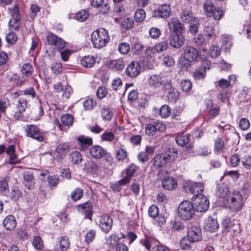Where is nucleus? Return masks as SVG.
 <instances>
[{
	"label": "nucleus",
	"mask_w": 251,
	"mask_h": 251,
	"mask_svg": "<svg viewBox=\"0 0 251 251\" xmlns=\"http://www.w3.org/2000/svg\"><path fill=\"white\" fill-rule=\"evenodd\" d=\"M47 39L49 45L54 46L59 50L63 49L66 45L63 39L52 33L48 35Z\"/></svg>",
	"instance_id": "obj_10"
},
{
	"label": "nucleus",
	"mask_w": 251,
	"mask_h": 251,
	"mask_svg": "<svg viewBox=\"0 0 251 251\" xmlns=\"http://www.w3.org/2000/svg\"><path fill=\"white\" fill-rule=\"evenodd\" d=\"M229 193L227 185L222 183L218 184L217 187L216 195L221 198H226Z\"/></svg>",
	"instance_id": "obj_29"
},
{
	"label": "nucleus",
	"mask_w": 251,
	"mask_h": 251,
	"mask_svg": "<svg viewBox=\"0 0 251 251\" xmlns=\"http://www.w3.org/2000/svg\"><path fill=\"white\" fill-rule=\"evenodd\" d=\"M89 13L86 10H81L77 12L75 16V19L79 22L85 21L88 17Z\"/></svg>",
	"instance_id": "obj_52"
},
{
	"label": "nucleus",
	"mask_w": 251,
	"mask_h": 251,
	"mask_svg": "<svg viewBox=\"0 0 251 251\" xmlns=\"http://www.w3.org/2000/svg\"><path fill=\"white\" fill-rule=\"evenodd\" d=\"M184 40L182 34H175L171 36L170 44L172 47L178 49L184 44Z\"/></svg>",
	"instance_id": "obj_23"
},
{
	"label": "nucleus",
	"mask_w": 251,
	"mask_h": 251,
	"mask_svg": "<svg viewBox=\"0 0 251 251\" xmlns=\"http://www.w3.org/2000/svg\"><path fill=\"white\" fill-rule=\"evenodd\" d=\"M61 120L64 125L70 126L73 124L74 118L71 114H66L62 116Z\"/></svg>",
	"instance_id": "obj_56"
},
{
	"label": "nucleus",
	"mask_w": 251,
	"mask_h": 251,
	"mask_svg": "<svg viewBox=\"0 0 251 251\" xmlns=\"http://www.w3.org/2000/svg\"><path fill=\"white\" fill-rule=\"evenodd\" d=\"M192 76L196 80H203L206 76V73L203 69L199 68L192 72Z\"/></svg>",
	"instance_id": "obj_39"
},
{
	"label": "nucleus",
	"mask_w": 251,
	"mask_h": 251,
	"mask_svg": "<svg viewBox=\"0 0 251 251\" xmlns=\"http://www.w3.org/2000/svg\"><path fill=\"white\" fill-rule=\"evenodd\" d=\"M146 18V13L144 9H139L134 14V19L138 23L142 22Z\"/></svg>",
	"instance_id": "obj_46"
},
{
	"label": "nucleus",
	"mask_w": 251,
	"mask_h": 251,
	"mask_svg": "<svg viewBox=\"0 0 251 251\" xmlns=\"http://www.w3.org/2000/svg\"><path fill=\"white\" fill-rule=\"evenodd\" d=\"M192 201L195 204V211L204 212L209 208V200L206 196L202 194H195L192 198Z\"/></svg>",
	"instance_id": "obj_6"
},
{
	"label": "nucleus",
	"mask_w": 251,
	"mask_h": 251,
	"mask_svg": "<svg viewBox=\"0 0 251 251\" xmlns=\"http://www.w3.org/2000/svg\"><path fill=\"white\" fill-rule=\"evenodd\" d=\"M77 141L81 147L82 150L85 151L87 148V146L93 144V140L91 137H87L84 135L79 136L77 138Z\"/></svg>",
	"instance_id": "obj_34"
},
{
	"label": "nucleus",
	"mask_w": 251,
	"mask_h": 251,
	"mask_svg": "<svg viewBox=\"0 0 251 251\" xmlns=\"http://www.w3.org/2000/svg\"><path fill=\"white\" fill-rule=\"evenodd\" d=\"M235 222H238L236 220H233L231 221L229 218H225L222 223V227L225 232H227L229 228L232 226L233 224H235Z\"/></svg>",
	"instance_id": "obj_45"
},
{
	"label": "nucleus",
	"mask_w": 251,
	"mask_h": 251,
	"mask_svg": "<svg viewBox=\"0 0 251 251\" xmlns=\"http://www.w3.org/2000/svg\"><path fill=\"white\" fill-rule=\"evenodd\" d=\"M240 230V224L238 222H235V224L232 225V226L227 232L229 233L230 235L233 236L239 233Z\"/></svg>",
	"instance_id": "obj_58"
},
{
	"label": "nucleus",
	"mask_w": 251,
	"mask_h": 251,
	"mask_svg": "<svg viewBox=\"0 0 251 251\" xmlns=\"http://www.w3.org/2000/svg\"><path fill=\"white\" fill-rule=\"evenodd\" d=\"M78 209L84 214L86 218L91 219L93 211V206L91 202H86L78 205Z\"/></svg>",
	"instance_id": "obj_24"
},
{
	"label": "nucleus",
	"mask_w": 251,
	"mask_h": 251,
	"mask_svg": "<svg viewBox=\"0 0 251 251\" xmlns=\"http://www.w3.org/2000/svg\"><path fill=\"white\" fill-rule=\"evenodd\" d=\"M183 55L187 61L191 62L197 60L199 52L195 48L189 46L185 48Z\"/></svg>",
	"instance_id": "obj_18"
},
{
	"label": "nucleus",
	"mask_w": 251,
	"mask_h": 251,
	"mask_svg": "<svg viewBox=\"0 0 251 251\" xmlns=\"http://www.w3.org/2000/svg\"><path fill=\"white\" fill-rule=\"evenodd\" d=\"M110 40L108 32L105 28L100 27L93 32L91 41L94 47L101 49L105 47Z\"/></svg>",
	"instance_id": "obj_1"
},
{
	"label": "nucleus",
	"mask_w": 251,
	"mask_h": 251,
	"mask_svg": "<svg viewBox=\"0 0 251 251\" xmlns=\"http://www.w3.org/2000/svg\"><path fill=\"white\" fill-rule=\"evenodd\" d=\"M243 155V153H234L231 156L230 164L233 167H236L239 165Z\"/></svg>",
	"instance_id": "obj_41"
},
{
	"label": "nucleus",
	"mask_w": 251,
	"mask_h": 251,
	"mask_svg": "<svg viewBox=\"0 0 251 251\" xmlns=\"http://www.w3.org/2000/svg\"><path fill=\"white\" fill-rule=\"evenodd\" d=\"M97 103L92 99L88 98L83 102V106L85 110H92L96 106Z\"/></svg>",
	"instance_id": "obj_51"
},
{
	"label": "nucleus",
	"mask_w": 251,
	"mask_h": 251,
	"mask_svg": "<svg viewBox=\"0 0 251 251\" xmlns=\"http://www.w3.org/2000/svg\"><path fill=\"white\" fill-rule=\"evenodd\" d=\"M169 73L166 75L153 74L151 75L148 79V85L150 87L153 89L159 88L168 81L171 77L169 76Z\"/></svg>",
	"instance_id": "obj_5"
},
{
	"label": "nucleus",
	"mask_w": 251,
	"mask_h": 251,
	"mask_svg": "<svg viewBox=\"0 0 251 251\" xmlns=\"http://www.w3.org/2000/svg\"><path fill=\"white\" fill-rule=\"evenodd\" d=\"M155 16L166 18L171 14L170 6L167 4H164L160 6L157 10L154 11Z\"/></svg>",
	"instance_id": "obj_20"
},
{
	"label": "nucleus",
	"mask_w": 251,
	"mask_h": 251,
	"mask_svg": "<svg viewBox=\"0 0 251 251\" xmlns=\"http://www.w3.org/2000/svg\"><path fill=\"white\" fill-rule=\"evenodd\" d=\"M162 186L165 189L171 190L177 186V182L174 178L166 177L162 180Z\"/></svg>",
	"instance_id": "obj_32"
},
{
	"label": "nucleus",
	"mask_w": 251,
	"mask_h": 251,
	"mask_svg": "<svg viewBox=\"0 0 251 251\" xmlns=\"http://www.w3.org/2000/svg\"><path fill=\"white\" fill-rule=\"evenodd\" d=\"M241 162L245 168L250 169L251 168V156L243 153L241 158Z\"/></svg>",
	"instance_id": "obj_50"
},
{
	"label": "nucleus",
	"mask_w": 251,
	"mask_h": 251,
	"mask_svg": "<svg viewBox=\"0 0 251 251\" xmlns=\"http://www.w3.org/2000/svg\"><path fill=\"white\" fill-rule=\"evenodd\" d=\"M128 183H129L123 178L119 181L112 184L111 187L113 190L119 192L121 190V187L122 186H125Z\"/></svg>",
	"instance_id": "obj_48"
},
{
	"label": "nucleus",
	"mask_w": 251,
	"mask_h": 251,
	"mask_svg": "<svg viewBox=\"0 0 251 251\" xmlns=\"http://www.w3.org/2000/svg\"><path fill=\"white\" fill-rule=\"evenodd\" d=\"M187 236L192 242L200 241L201 239V231L200 227L191 226L188 229Z\"/></svg>",
	"instance_id": "obj_15"
},
{
	"label": "nucleus",
	"mask_w": 251,
	"mask_h": 251,
	"mask_svg": "<svg viewBox=\"0 0 251 251\" xmlns=\"http://www.w3.org/2000/svg\"><path fill=\"white\" fill-rule=\"evenodd\" d=\"M16 105L17 110H20L25 112V109L27 108L28 106L27 100L25 98H20L18 100Z\"/></svg>",
	"instance_id": "obj_47"
},
{
	"label": "nucleus",
	"mask_w": 251,
	"mask_h": 251,
	"mask_svg": "<svg viewBox=\"0 0 251 251\" xmlns=\"http://www.w3.org/2000/svg\"><path fill=\"white\" fill-rule=\"evenodd\" d=\"M139 170V167L133 163L129 165L125 172L126 176L124 177L128 183L130 182L131 178Z\"/></svg>",
	"instance_id": "obj_27"
},
{
	"label": "nucleus",
	"mask_w": 251,
	"mask_h": 251,
	"mask_svg": "<svg viewBox=\"0 0 251 251\" xmlns=\"http://www.w3.org/2000/svg\"><path fill=\"white\" fill-rule=\"evenodd\" d=\"M113 225L112 219L107 215H102L99 220V226L101 229L104 232H109Z\"/></svg>",
	"instance_id": "obj_14"
},
{
	"label": "nucleus",
	"mask_w": 251,
	"mask_h": 251,
	"mask_svg": "<svg viewBox=\"0 0 251 251\" xmlns=\"http://www.w3.org/2000/svg\"><path fill=\"white\" fill-rule=\"evenodd\" d=\"M11 14L12 18L10 20H12V22H19L21 19V15L20 14V11L17 5H15L14 7L11 9Z\"/></svg>",
	"instance_id": "obj_43"
},
{
	"label": "nucleus",
	"mask_w": 251,
	"mask_h": 251,
	"mask_svg": "<svg viewBox=\"0 0 251 251\" xmlns=\"http://www.w3.org/2000/svg\"><path fill=\"white\" fill-rule=\"evenodd\" d=\"M134 21L132 18H127L123 19L121 22V26L125 29H129L132 27Z\"/></svg>",
	"instance_id": "obj_62"
},
{
	"label": "nucleus",
	"mask_w": 251,
	"mask_h": 251,
	"mask_svg": "<svg viewBox=\"0 0 251 251\" xmlns=\"http://www.w3.org/2000/svg\"><path fill=\"white\" fill-rule=\"evenodd\" d=\"M179 18L182 22L189 23L196 18L194 17L193 13L190 9L184 8L182 9L179 14Z\"/></svg>",
	"instance_id": "obj_26"
},
{
	"label": "nucleus",
	"mask_w": 251,
	"mask_h": 251,
	"mask_svg": "<svg viewBox=\"0 0 251 251\" xmlns=\"http://www.w3.org/2000/svg\"><path fill=\"white\" fill-rule=\"evenodd\" d=\"M27 80L26 77L20 76L17 74H13L9 78V81L13 82L16 86H21L23 85Z\"/></svg>",
	"instance_id": "obj_35"
},
{
	"label": "nucleus",
	"mask_w": 251,
	"mask_h": 251,
	"mask_svg": "<svg viewBox=\"0 0 251 251\" xmlns=\"http://www.w3.org/2000/svg\"><path fill=\"white\" fill-rule=\"evenodd\" d=\"M71 162L74 164H79L82 160L81 154L78 151H73L69 155Z\"/></svg>",
	"instance_id": "obj_38"
},
{
	"label": "nucleus",
	"mask_w": 251,
	"mask_h": 251,
	"mask_svg": "<svg viewBox=\"0 0 251 251\" xmlns=\"http://www.w3.org/2000/svg\"><path fill=\"white\" fill-rule=\"evenodd\" d=\"M164 128V126L159 122H153L148 124L145 128L146 133L148 135H153L157 131H161Z\"/></svg>",
	"instance_id": "obj_19"
},
{
	"label": "nucleus",
	"mask_w": 251,
	"mask_h": 251,
	"mask_svg": "<svg viewBox=\"0 0 251 251\" xmlns=\"http://www.w3.org/2000/svg\"><path fill=\"white\" fill-rule=\"evenodd\" d=\"M193 242L186 236L181 240L180 247L183 250H189L191 248V243Z\"/></svg>",
	"instance_id": "obj_55"
},
{
	"label": "nucleus",
	"mask_w": 251,
	"mask_h": 251,
	"mask_svg": "<svg viewBox=\"0 0 251 251\" xmlns=\"http://www.w3.org/2000/svg\"><path fill=\"white\" fill-rule=\"evenodd\" d=\"M203 8L204 11L209 16H211V13L213 12L214 9L217 8L214 6L212 2L209 0H206L204 3L203 4Z\"/></svg>",
	"instance_id": "obj_42"
},
{
	"label": "nucleus",
	"mask_w": 251,
	"mask_h": 251,
	"mask_svg": "<svg viewBox=\"0 0 251 251\" xmlns=\"http://www.w3.org/2000/svg\"><path fill=\"white\" fill-rule=\"evenodd\" d=\"M26 135L38 142H44L45 139V134L37 126L27 125L25 128Z\"/></svg>",
	"instance_id": "obj_7"
},
{
	"label": "nucleus",
	"mask_w": 251,
	"mask_h": 251,
	"mask_svg": "<svg viewBox=\"0 0 251 251\" xmlns=\"http://www.w3.org/2000/svg\"><path fill=\"white\" fill-rule=\"evenodd\" d=\"M164 89L168 91L167 98L168 100L173 103L176 102L179 98V93L176 89L172 87V80L170 78L164 84Z\"/></svg>",
	"instance_id": "obj_9"
},
{
	"label": "nucleus",
	"mask_w": 251,
	"mask_h": 251,
	"mask_svg": "<svg viewBox=\"0 0 251 251\" xmlns=\"http://www.w3.org/2000/svg\"><path fill=\"white\" fill-rule=\"evenodd\" d=\"M58 240L59 242V248L62 251H66L70 248L69 239L67 236L58 237Z\"/></svg>",
	"instance_id": "obj_37"
},
{
	"label": "nucleus",
	"mask_w": 251,
	"mask_h": 251,
	"mask_svg": "<svg viewBox=\"0 0 251 251\" xmlns=\"http://www.w3.org/2000/svg\"><path fill=\"white\" fill-rule=\"evenodd\" d=\"M169 29L174 34H183L185 31L183 24L181 23L177 17H172L168 22Z\"/></svg>",
	"instance_id": "obj_8"
},
{
	"label": "nucleus",
	"mask_w": 251,
	"mask_h": 251,
	"mask_svg": "<svg viewBox=\"0 0 251 251\" xmlns=\"http://www.w3.org/2000/svg\"><path fill=\"white\" fill-rule=\"evenodd\" d=\"M108 67L115 71L122 70L125 67V62L122 59L111 60L108 64Z\"/></svg>",
	"instance_id": "obj_30"
},
{
	"label": "nucleus",
	"mask_w": 251,
	"mask_h": 251,
	"mask_svg": "<svg viewBox=\"0 0 251 251\" xmlns=\"http://www.w3.org/2000/svg\"><path fill=\"white\" fill-rule=\"evenodd\" d=\"M100 168V166L98 163L92 160H88L85 163V171L92 175L97 174Z\"/></svg>",
	"instance_id": "obj_25"
},
{
	"label": "nucleus",
	"mask_w": 251,
	"mask_h": 251,
	"mask_svg": "<svg viewBox=\"0 0 251 251\" xmlns=\"http://www.w3.org/2000/svg\"><path fill=\"white\" fill-rule=\"evenodd\" d=\"M89 153L92 158L99 159L105 155V151L99 145H94L90 149Z\"/></svg>",
	"instance_id": "obj_22"
},
{
	"label": "nucleus",
	"mask_w": 251,
	"mask_h": 251,
	"mask_svg": "<svg viewBox=\"0 0 251 251\" xmlns=\"http://www.w3.org/2000/svg\"><path fill=\"white\" fill-rule=\"evenodd\" d=\"M127 157L126 151L123 149H119L116 153V158L119 161H123Z\"/></svg>",
	"instance_id": "obj_64"
},
{
	"label": "nucleus",
	"mask_w": 251,
	"mask_h": 251,
	"mask_svg": "<svg viewBox=\"0 0 251 251\" xmlns=\"http://www.w3.org/2000/svg\"><path fill=\"white\" fill-rule=\"evenodd\" d=\"M9 100L7 98L0 100V113H4L9 105Z\"/></svg>",
	"instance_id": "obj_63"
},
{
	"label": "nucleus",
	"mask_w": 251,
	"mask_h": 251,
	"mask_svg": "<svg viewBox=\"0 0 251 251\" xmlns=\"http://www.w3.org/2000/svg\"><path fill=\"white\" fill-rule=\"evenodd\" d=\"M178 216L182 220H188L193 218L195 214L194 206L188 201H182L177 209Z\"/></svg>",
	"instance_id": "obj_3"
},
{
	"label": "nucleus",
	"mask_w": 251,
	"mask_h": 251,
	"mask_svg": "<svg viewBox=\"0 0 251 251\" xmlns=\"http://www.w3.org/2000/svg\"><path fill=\"white\" fill-rule=\"evenodd\" d=\"M171 159V156L169 154H158L153 158V164L155 168H159L166 165Z\"/></svg>",
	"instance_id": "obj_12"
},
{
	"label": "nucleus",
	"mask_w": 251,
	"mask_h": 251,
	"mask_svg": "<svg viewBox=\"0 0 251 251\" xmlns=\"http://www.w3.org/2000/svg\"><path fill=\"white\" fill-rule=\"evenodd\" d=\"M120 240V238L115 234L110 235L106 239V244L110 247H114L115 245H117Z\"/></svg>",
	"instance_id": "obj_53"
},
{
	"label": "nucleus",
	"mask_w": 251,
	"mask_h": 251,
	"mask_svg": "<svg viewBox=\"0 0 251 251\" xmlns=\"http://www.w3.org/2000/svg\"><path fill=\"white\" fill-rule=\"evenodd\" d=\"M100 138L102 141L112 142L114 140L115 135L112 132L105 131L101 136Z\"/></svg>",
	"instance_id": "obj_57"
},
{
	"label": "nucleus",
	"mask_w": 251,
	"mask_h": 251,
	"mask_svg": "<svg viewBox=\"0 0 251 251\" xmlns=\"http://www.w3.org/2000/svg\"><path fill=\"white\" fill-rule=\"evenodd\" d=\"M171 111V109L169 106L164 105L160 109L159 115L163 118H166L170 115Z\"/></svg>",
	"instance_id": "obj_61"
},
{
	"label": "nucleus",
	"mask_w": 251,
	"mask_h": 251,
	"mask_svg": "<svg viewBox=\"0 0 251 251\" xmlns=\"http://www.w3.org/2000/svg\"><path fill=\"white\" fill-rule=\"evenodd\" d=\"M141 242L149 251H170L167 247L161 244L158 240L151 236H146Z\"/></svg>",
	"instance_id": "obj_4"
},
{
	"label": "nucleus",
	"mask_w": 251,
	"mask_h": 251,
	"mask_svg": "<svg viewBox=\"0 0 251 251\" xmlns=\"http://www.w3.org/2000/svg\"><path fill=\"white\" fill-rule=\"evenodd\" d=\"M199 21L198 18H195L192 22H190L189 30L192 34H196L198 32Z\"/></svg>",
	"instance_id": "obj_60"
},
{
	"label": "nucleus",
	"mask_w": 251,
	"mask_h": 251,
	"mask_svg": "<svg viewBox=\"0 0 251 251\" xmlns=\"http://www.w3.org/2000/svg\"><path fill=\"white\" fill-rule=\"evenodd\" d=\"M80 63L85 68H92L96 63V58L91 55L85 56L81 58Z\"/></svg>",
	"instance_id": "obj_33"
},
{
	"label": "nucleus",
	"mask_w": 251,
	"mask_h": 251,
	"mask_svg": "<svg viewBox=\"0 0 251 251\" xmlns=\"http://www.w3.org/2000/svg\"><path fill=\"white\" fill-rule=\"evenodd\" d=\"M204 34L207 39L215 38L217 34V31L214 27V24L209 23L206 25L204 29Z\"/></svg>",
	"instance_id": "obj_31"
},
{
	"label": "nucleus",
	"mask_w": 251,
	"mask_h": 251,
	"mask_svg": "<svg viewBox=\"0 0 251 251\" xmlns=\"http://www.w3.org/2000/svg\"><path fill=\"white\" fill-rule=\"evenodd\" d=\"M3 225L7 230H12L17 225L15 217L12 215L7 216L3 221Z\"/></svg>",
	"instance_id": "obj_28"
},
{
	"label": "nucleus",
	"mask_w": 251,
	"mask_h": 251,
	"mask_svg": "<svg viewBox=\"0 0 251 251\" xmlns=\"http://www.w3.org/2000/svg\"><path fill=\"white\" fill-rule=\"evenodd\" d=\"M142 70L140 63L136 61H132L127 66L126 73L130 77H135L139 75Z\"/></svg>",
	"instance_id": "obj_13"
},
{
	"label": "nucleus",
	"mask_w": 251,
	"mask_h": 251,
	"mask_svg": "<svg viewBox=\"0 0 251 251\" xmlns=\"http://www.w3.org/2000/svg\"><path fill=\"white\" fill-rule=\"evenodd\" d=\"M184 188L186 192L189 191L192 194H201L204 189V186L201 183L187 182L184 186Z\"/></svg>",
	"instance_id": "obj_11"
},
{
	"label": "nucleus",
	"mask_w": 251,
	"mask_h": 251,
	"mask_svg": "<svg viewBox=\"0 0 251 251\" xmlns=\"http://www.w3.org/2000/svg\"><path fill=\"white\" fill-rule=\"evenodd\" d=\"M101 116L103 120L109 121L113 116V113L110 108L103 107L101 110Z\"/></svg>",
	"instance_id": "obj_44"
},
{
	"label": "nucleus",
	"mask_w": 251,
	"mask_h": 251,
	"mask_svg": "<svg viewBox=\"0 0 251 251\" xmlns=\"http://www.w3.org/2000/svg\"><path fill=\"white\" fill-rule=\"evenodd\" d=\"M21 71L23 75L28 77L32 75L33 72V68L30 63H25L23 65Z\"/></svg>",
	"instance_id": "obj_49"
},
{
	"label": "nucleus",
	"mask_w": 251,
	"mask_h": 251,
	"mask_svg": "<svg viewBox=\"0 0 251 251\" xmlns=\"http://www.w3.org/2000/svg\"><path fill=\"white\" fill-rule=\"evenodd\" d=\"M209 56L211 58H216L221 54V50L220 48L217 46H212L208 50Z\"/></svg>",
	"instance_id": "obj_54"
},
{
	"label": "nucleus",
	"mask_w": 251,
	"mask_h": 251,
	"mask_svg": "<svg viewBox=\"0 0 251 251\" xmlns=\"http://www.w3.org/2000/svg\"><path fill=\"white\" fill-rule=\"evenodd\" d=\"M190 135L189 134H179L176 137V141L177 144L180 146H186V151H189L192 148V145L190 143Z\"/></svg>",
	"instance_id": "obj_16"
},
{
	"label": "nucleus",
	"mask_w": 251,
	"mask_h": 251,
	"mask_svg": "<svg viewBox=\"0 0 251 251\" xmlns=\"http://www.w3.org/2000/svg\"><path fill=\"white\" fill-rule=\"evenodd\" d=\"M169 47L168 42L166 41H163L156 44L152 49V52L157 53L161 52L166 50Z\"/></svg>",
	"instance_id": "obj_36"
},
{
	"label": "nucleus",
	"mask_w": 251,
	"mask_h": 251,
	"mask_svg": "<svg viewBox=\"0 0 251 251\" xmlns=\"http://www.w3.org/2000/svg\"><path fill=\"white\" fill-rule=\"evenodd\" d=\"M224 203L231 211H239L243 206L242 196L239 191H235L228 198H226Z\"/></svg>",
	"instance_id": "obj_2"
},
{
	"label": "nucleus",
	"mask_w": 251,
	"mask_h": 251,
	"mask_svg": "<svg viewBox=\"0 0 251 251\" xmlns=\"http://www.w3.org/2000/svg\"><path fill=\"white\" fill-rule=\"evenodd\" d=\"M83 196V190L79 188L75 189L70 194L71 199L74 201L79 200L82 198Z\"/></svg>",
	"instance_id": "obj_40"
},
{
	"label": "nucleus",
	"mask_w": 251,
	"mask_h": 251,
	"mask_svg": "<svg viewBox=\"0 0 251 251\" xmlns=\"http://www.w3.org/2000/svg\"><path fill=\"white\" fill-rule=\"evenodd\" d=\"M70 150V146L68 143L59 144L56 149L54 152L56 158L58 160H62L68 153Z\"/></svg>",
	"instance_id": "obj_17"
},
{
	"label": "nucleus",
	"mask_w": 251,
	"mask_h": 251,
	"mask_svg": "<svg viewBox=\"0 0 251 251\" xmlns=\"http://www.w3.org/2000/svg\"><path fill=\"white\" fill-rule=\"evenodd\" d=\"M219 228V224L216 219L212 217H208L205 220L204 228L207 231L214 232Z\"/></svg>",
	"instance_id": "obj_21"
},
{
	"label": "nucleus",
	"mask_w": 251,
	"mask_h": 251,
	"mask_svg": "<svg viewBox=\"0 0 251 251\" xmlns=\"http://www.w3.org/2000/svg\"><path fill=\"white\" fill-rule=\"evenodd\" d=\"M233 78L235 79L234 75H230L228 77V80L225 79H221L218 81L219 86L222 88H228L230 85V81Z\"/></svg>",
	"instance_id": "obj_59"
}]
</instances>
